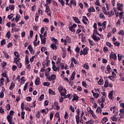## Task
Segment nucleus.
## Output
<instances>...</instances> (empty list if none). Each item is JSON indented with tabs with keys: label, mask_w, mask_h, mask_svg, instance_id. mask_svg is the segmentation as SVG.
<instances>
[{
	"label": "nucleus",
	"mask_w": 124,
	"mask_h": 124,
	"mask_svg": "<svg viewBox=\"0 0 124 124\" xmlns=\"http://www.w3.org/2000/svg\"><path fill=\"white\" fill-rule=\"evenodd\" d=\"M6 35L7 36L8 38L9 39V38H10V31H8Z\"/></svg>",
	"instance_id": "obj_58"
},
{
	"label": "nucleus",
	"mask_w": 124,
	"mask_h": 124,
	"mask_svg": "<svg viewBox=\"0 0 124 124\" xmlns=\"http://www.w3.org/2000/svg\"><path fill=\"white\" fill-rule=\"evenodd\" d=\"M25 107V104L24 103H22L21 105V108L22 109V111H24V108Z\"/></svg>",
	"instance_id": "obj_51"
},
{
	"label": "nucleus",
	"mask_w": 124,
	"mask_h": 124,
	"mask_svg": "<svg viewBox=\"0 0 124 124\" xmlns=\"http://www.w3.org/2000/svg\"><path fill=\"white\" fill-rule=\"evenodd\" d=\"M101 111H102V109H101V108L100 107H98L97 109L96 110V113H99V112H101Z\"/></svg>",
	"instance_id": "obj_32"
},
{
	"label": "nucleus",
	"mask_w": 124,
	"mask_h": 124,
	"mask_svg": "<svg viewBox=\"0 0 124 124\" xmlns=\"http://www.w3.org/2000/svg\"><path fill=\"white\" fill-rule=\"evenodd\" d=\"M0 113H1L2 114H3L4 113V110L3 109H2V108L1 107H0Z\"/></svg>",
	"instance_id": "obj_57"
},
{
	"label": "nucleus",
	"mask_w": 124,
	"mask_h": 124,
	"mask_svg": "<svg viewBox=\"0 0 124 124\" xmlns=\"http://www.w3.org/2000/svg\"><path fill=\"white\" fill-rule=\"evenodd\" d=\"M45 6L46 7V12L47 13V15H49L51 17V11L49 6L47 4H46Z\"/></svg>",
	"instance_id": "obj_1"
},
{
	"label": "nucleus",
	"mask_w": 124,
	"mask_h": 124,
	"mask_svg": "<svg viewBox=\"0 0 124 124\" xmlns=\"http://www.w3.org/2000/svg\"><path fill=\"white\" fill-rule=\"evenodd\" d=\"M32 35H33V31H30V37H32Z\"/></svg>",
	"instance_id": "obj_63"
},
{
	"label": "nucleus",
	"mask_w": 124,
	"mask_h": 124,
	"mask_svg": "<svg viewBox=\"0 0 124 124\" xmlns=\"http://www.w3.org/2000/svg\"><path fill=\"white\" fill-rule=\"evenodd\" d=\"M84 67L86 68V69H89V68H90V67L89 66V63H86L84 64Z\"/></svg>",
	"instance_id": "obj_36"
},
{
	"label": "nucleus",
	"mask_w": 124,
	"mask_h": 124,
	"mask_svg": "<svg viewBox=\"0 0 124 124\" xmlns=\"http://www.w3.org/2000/svg\"><path fill=\"white\" fill-rule=\"evenodd\" d=\"M52 69H53L54 71H57V67L55 65L52 66Z\"/></svg>",
	"instance_id": "obj_64"
},
{
	"label": "nucleus",
	"mask_w": 124,
	"mask_h": 124,
	"mask_svg": "<svg viewBox=\"0 0 124 124\" xmlns=\"http://www.w3.org/2000/svg\"><path fill=\"white\" fill-rule=\"evenodd\" d=\"M82 85L83 87H85V88H87V86H88L85 81L82 82Z\"/></svg>",
	"instance_id": "obj_42"
},
{
	"label": "nucleus",
	"mask_w": 124,
	"mask_h": 124,
	"mask_svg": "<svg viewBox=\"0 0 124 124\" xmlns=\"http://www.w3.org/2000/svg\"><path fill=\"white\" fill-rule=\"evenodd\" d=\"M4 90L3 89L2 90V92L0 93V98H3V96H4V94H3V92Z\"/></svg>",
	"instance_id": "obj_21"
},
{
	"label": "nucleus",
	"mask_w": 124,
	"mask_h": 124,
	"mask_svg": "<svg viewBox=\"0 0 124 124\" xmlns=\"http://www.w3.org/2000/svg\"><path fill=\"white\" fill-rule=\"evenodd\" d=\"M114 11L115 13V15H116V17H118L119 16V12H118V11H117L116 10H114Z\"/></svg>",
	"instance_id": "obj_60"
},
{
	"label": "nucleus",
	"mask_w": 124,
	"mask_h": 124,
	"mask_svg": "<svg viewBox=\"0 0 124 124\" xmlns=\"http://www.w3.org/2000/svg\"><path fill=\"white\" fill-rule=\"evenodd\" d=\"M117 10H119L120 11H122L123 9L122 8V6H123V4L119 3V2H117Z\"/></svg>",
	"instance_id": "obj_6"
},
{
	"label": "nucleus",
	"mask_w": 124,
	"mask_h": 124,
	"mask_svg": "<svg viewBox=\"0 0 124 124\" xmlns=\"http://www.w3.org/2000/svg\"><path fill=\"white\" fill-rule=\"evenodd\" d=\"M95 4L97 6H100V4H99V0H96V2H95Z\"/></svg>",
	"instance_id": "obj_46"
},
{
	"label": "nucleus",
	"mask_w": 124,
	"mask_h": 124,
	"mask_svg": "<svg viewBox=\"0 0 124 124\" xmlns=\"http://www.w3.org/2000/svg\"><path fill=\"white\" fill-rule=\"evenodd\" d=\"M111 120L113 122H117L118 118L116 117V115H113L111 117Z\"/></svg>",
	"instance_id": "obj_15"
},
{
	"label": "nucleus",
	"mask_w": 124,
	"mask_h": 124,
	"mask_svg": "<svg viewBox=\"0 0 124 124\" xmlns=\"http://www.w3.org/2000/svg\"><path fill=\"white\" fill-rule=\"evenodd\" d=\"M14 55L16 57H17V58H20V55H19V53H18V52L15 51L14 52Z\"/></svg>",
	"instance_id": "obj_31"
},
{
	"label": "nucleus",
	"mask_w": 124,
	"mask_h": 124,
	"mask_svg": "<svg viewBox=\"0 0 124 124\" xmlns=\"http://www.w3.org/2000/svg\"><path fill=\"white\" fill-rule=\"evenodd\" d=\"M16 59H18V60H15L14 61V62H15V63H16V64H19V62H20V58L18 57Z\"/></svg>",
	"instance_id": "obj_28"
},
{
	"label": "nucleus",
	"mask_w": 124,
	"mask_h": 124,
	"mask_svg": "<svg viewBox=\"0 0 124 124\" xmlns=\"http://www.w3.org/2000/svg\"><path fill=\"white\" fill-rule=\"evenodd\" d=\"M88 12H95V9L93 7H91L88 9Z\"/></svg>",
	"instance_id": "obj_12"
},
{
	"label": "nucleus",
	"mask_w": 124,
	"mask_h": 124,
	"mask_svg": "<svg viewBox=\"0 0 124 124\" xmlns=\"http://www.w3.org/2000/svg\"><path fill=\"white\" fill-rule=\"evenodd\" d=\"M64 119H68V114L67 113V111H65V112Z\"/></svg>",
	"instance_id": "obj_49"
},
{
	"label": "nucleus",
	"mask_w": 124,
	"mask_h": 124,
	"mask_svg": "<svg viewBox=\"0 0 124 124\" xmlns=\"http://www.w3.org/2000/svg\"><path fill=\"white\" fill-rule=\"evenodd\" d=\"M92 38L93 39V40H94V41H96V42H97L100 40V38H99V37H96V35H95V33H93Z\"/></svg>",
	"instance_id": "obj_4"
},
{
	"label": "nucleus",
	"mask_w": 124,
	"mask_h": 124,
	"mask_svg": "<svg viewBox=\"0 0 124 124\" xmlns=\"http://www.w3.org/2000/svg\"><path fill=\"white\" fill-rule=\"evenodd\" d=\"M108 86H109V82L108 80H106L104 84L105 88H108Z\"/></svg>",
	"instance_id": "obj_22"
},
{
	"label": "nucleus",
	"mask_w": 124,
	"mask_h": 124,
	"mask_svg": "<svg viewBox=\"0 0 124 124\" xmlns=\"http://www.w3.org/2000/svg\"><path fill=\"white\" fill-rule=\"evenodd\" d=\"M44 98V94H43L39 98L38 100L39 101H41L42 100H43Z\"/></svg>",
	"instance_id": "obj_26"
},
{
	"label": "nucleus",
	"mask_w": 124,
	"mask_h": 124,
	"mask_svg": "<svg viewBox=\"0 0 124 124\" xmlns=\"http://www.w3.org/2000/svg\"><path fill=\"white\" fill-rule=\"evenodd\" d=\"M49 81H52V80H56V75H52L49 78Z\"/></svg>",
	"instance_id": "obj_14"
},
{
	"label": "nucleus",
	"mask_w": 124,
	"mask_h": 124,
	"mask_svg": "<svg viewBox=\"0 0 124 124\" xmlns=\"http://www.w3.org/2000/svg\"><path fill=\"white\" fill-rule=\"evenodd\" d=\"M3 82H4V78H1L0 79V84H1L2 86H3Z\"/></svg>",
	"instance_id": "obj_43"
},
{
	"label": "nucleus",
	"mask_w": 124,
	"mask_h": 124,
	"mask_svg": "<svg viewBox=\"0 0 124 124\" xmlns=\"http://www.w3.org/2000/svg\"><path fill=\"white\" fill-rule=\"evenodd\" d=\"M98 84L100 85H103V79L102 78L100 79L98 82Z\"/></svg>",
	"instance_id": "obj_23"
},
{
	"label": "nucleus",
	"mask_w": 124,
	"mask_h": 124,
	"mask_svg": "<svg viewBox=\"0 0 124 124\" xmlns=\"http://www.w3.org/2000/svg\"><path fill=\"white\" fill-rule=\"evenodd\" d=\"M113 93H114L113 91H111L109 93H108V98L109 99H112L113 98Z\"/></svg>",
	"instance_id": "obj_13"
},
{
	"label": "nucleus",
	"mask_w": 124,
	"mask_h": 124,
	"mask_svg": "<svg viewBox=\"0 0 124 124\" xmlns=\"http://www.w3.org/2000/svg\"><path fill=\"white\" fill-rule=\"evenodd\" d=\"M13 16H14V15L13 14H11L10 15H8V19L11 20V19H12V18H13Z\"/></svg>",
	"instance_id": "obj_39"
},
{
	"label": "nucleus",
	"mask_w": 124,
	"mask_h": 124,
	"mask_svg": "<svg viewBox=\"0 0 124 124\" xmlns=\"http://www.w3.org/2000/svg\"><path fill=\"white\" fill-rule=\"evenodd\" d=\"M3 53L4 54V57L6 59H9V58H10V56H9L8 54L5 53L4 51H3Z\"/></svg>",
	"instance_id": "obj_24"
},
{
	"label": "nucleus",
	"mask_w": 124,
	"mask_h": 124,
	"mask_svg": "<svg viewBox=\"0 0 124 124\" xmlns=\"http://www.w3.org/2000/svg\"><path fill=\"white\" fill-rule=\"evenodd\" d=\"M118 34H120L121 35H124V31L123 30H121L118 32Z\"/></svg>",
	"instance_id": "obj_34"
},
{
	"label": "nucleus",
	"mask_w": 124,
	"mask_h": 124,
	"mask_svg": "<svg viewBox=\"0 0 124 124\" xmlns=\"http://www.w3.org/2000/svg\"><path fill=\"white\" fill-rule=\"evenodd\" d=\"M14 88V84L13 82H12L11 84V86H10L9 90H11Z\"/></svg>",
	"instance_id": "obj_35"
},
{
	"label": "nucleus",
	"mask_w": 124,
	"mask_h": 124,
	"mask_svg": "<svg viewBox=\"0 0 124 124\" xmlns=\"http://www.w3.org/2000/svg\"><path fill=\"white\" fill-rule=\"evenodd\" d=\"M89 50V48L88 47H86L83 49V55L85 56V55H87L88 50Z\"/></svg>",
	"instance_id": "obj_9"
},
{
	"label": "nucleus",
	"mask_w": 124,
	"mask_h": 124,
	"mask_svg": "<svg viewBox=\"0 0 124 124\" xmlns=\"http://www.w3.org/2000/svg\"><path fill=\"white\" fill-rule=\"evenodd\" d=\"M118 61H121V60H122V55L121 54H118Z\"/></svg>",
	"instance_id": "obj_62"
},
{
	"label": "nucleus",
	"mask_w": 124,
	"mask_h": 124,
	"mask_svg": "<svg viewBox=\"0 0 124 124\" xmlns=\"http://www.w3.org/2000/svg\"><path fill=\"white\" fill-rule=\"evenodd\" d=\"M20 17V15H17L15 18V21L16 22H18L19 21V17Z\"/></svg>",
	"instance_id": "obj_48"
},
{
	"label": "nucleus",
	"mask_w": 124,
	"mask_h": 124,
	"mask_svg": "<svg viewBox=\"0 0 124 124\" xmlns=\"http://www.w3.org/2000/svg\"><path fill=\"white\" fill-rule=\"evenodd\" d=\"M44 85L47 86V87H49V86H50V82H44Z\"/></svg>",
	"instance_id": "obj_53"
},
{
	"label": "nucleus",
	"mask_w": 124,
	"mask_h": 124,
	"mask_svg": "<svg viewBox=\"0 0 124 124\" xmlns=\"http://www.w3.org/2000/svg\"><path fill=\"white\" fill-rule=\"evenodd\" d=\"M102 9L105 15H108V14L106 12V8H105V7H103Z\"/></svg>",
	"instance_id": "obj_19"
},
{
	"label": "nucleus",
	"mask_w": 124,
	"mask_h": 124,
	"mask_svg": "<svg viewBox=\"0 0 124 124\" xmlns=\"http://www.w3.org/2000/svg\"><path fill=\"white\" fill-rule=\"evenodd\" d=\"M40 83V78H39L38 77L35 81V84L36 86H38Z\"/></svg>",
	"instance_id": "obj_10"
},
{
	"label": "nucleus",
	"mask_w": 124,
	"mask_h": 124,
	"mask_svg": "<svg viewBox=\"0 0 124 124\" xmlns=\"http://www.w3.org/2000/svg\"><path fill=\"white\" fill-rule=\"evenodd\" d=\"M7 119L8 120V123L10 124H15V123H13V119L12 118V116H11L10 115H8L7 116Z\"/></svg>",
	"instance_id": "obj_3"
},
{
	"label": "nucleus",
	"mask_w": 124,
	"mask_h": 124,
	"mask_svg": "<svg viewBox=\"0 0 124 124\" xmlns=\"http://www.w3.org/2000/svg\"><path fill=\"white\" fill-rule=\"evenodd\" d=\"M48 92H49V94H53V95L56 94V93H55V92L53 91V90H52V89H49Z\"/></svg>",
	"instance_id": "obj_20"
},
{
	"label": "nucleus",
	"mask_w": 124,
	"mask_h": 124,
	"mask_svg": "<svg viewBox=\"0 0 124 124\" xmlns=\"http://www.w3.org/2000/svg\"><path fill=\"white\" fill-rule=\"evenodd\" d=\"M76 119L77 124H79L80 123V119L79 118V115H77L76 116Z\"/></svg>",
	"instance_id": "obj_17"
},
{
	"label": "nucleus",
	"mask_w": 124,
	"mask_h": 124,
	"mask_svg": "<svg viewBox=\"0 0 124 124\" xmlns=\"http://www.w3.org/2000/svg\"><path fill=\"white\" fill-rule=\"evenodd\" d=\"M40 37L41 40L42 44H44V45H45V44H46V38L42 36V34H40Z\"/></svg>",
	"instance_id": "obj_2"
},
{
	"label": "nucleus",
	"mask_w": 124,
	"mask_h": 124,
	"mask_svg": "<svg viewBox=\"0 0 124 124\" xmlns=\"http://www.w3.org/2000/svg\"><path fill=\"white\" fill-rule=\"evenodd\" d=\"M106 46H108L110 48H113V45H112V44H111L109 42H107Z\"/></svg>",
	"instance_id": "obj_25"
},
{
	"label": "nucleus",
	"mask_w": 124,
	"mask_h": 124,
	"mask_svg": "<svg viewBox=\"0 0 124 124\" xmlns=\"http://www.w3.org/2000/svg\"><path fill=\"white\" fill-rule=\"evenodd\" d=\"M28 49H29L31 54L34 53V50H33V48H32L31 45H29L28 47Z\"/></svg>",
	"instance_id": "obj_8"
},
{
	"label": "nucleus",
	"mask_w": 124,
	"mask_h": 124,
	"mask_svg": "<svg viewBox=\"0 0 124 124\" xmlns=\"http://www.w3.org/2000/svg\"><path fill=\"white\" fill-rule=\"evenodd\" d=\"M77 90L79 92H81L82 91V90H83V89H82V87L81 86H78Z\"/></svg>",
	"instance_id": "obj_59"
},
{
	"label": "nucleus",
	"mask_w": 124,
	"mask_h": 124,
	"mask_svg": "<svg viewBox=\"0 0 124 124\" xmlns=\"http://www.w3.org/2000/svg\"><path fill=\"white\" fill-rule=\"evenodd\" d=\"M71 4H73V5H76V2L74 0H71Z\"/></svg>",
	"instance_id": "obj_52"
},
{
	"label": "nucleus",
	"mask_w": 124,
	"mask_h": 124,
	"mask_svg": "<svg viewBox=\"0 0 124 124\" xmlns=\"http://www.w3.org/2000/svg\"><path fill=\"white\" fill-rule=\"evenodd\" d=\"M30 63V60H29V58H26L25 59V64H29Z\"/></svg>",
	"instance_id": "obj_45"
},
{
	"label": "nucleus",
	"mask_w": 124,
	"mask_h": 124,
	"mask_svg": "<svg viewBox=\"0 0 124 124\" xmlns=\"http://www.w3.org/2000/svg\"><path fill=\"white\" fill-rule=\"evenodd\" d=\"M93 96H94V98H97L99 96V94L98 93H95L93 94Z\"/></svg>",
	"instance_id": "obj_40"
},
{
	"label": "nucleus",
	"mask_w": 124,
	"mask_h": 124,
	"mask_svg": "<svg viewBox=\"0 0 124 124\" xmlns=\"http://www.w3.org/2000/svg\"><path fill=\"white\" fill-rule=\"evenodd\" d=\"M27 89H28V82H27L24 87V88H23V91H26L27 90Z\"/></svg>",
	"instance_id": "obj_41"
},
{
	"label": "nucleus",
	"mask_w": 124,
	"mask_h": 124,
	"mask_svg": "<svg viewBox=\"0 0 124 124\" xmlns=\"http://www.w3.org/2000/svg\"><path fill=\"white\" fill-rule=\"evenodd\" d=\"M73 18L74 19V21L77 23V24H80L81 22L77 17H73Z\"/></svg>",
	"instance_id": "obj_11"
},
{
	"label": "nucleus",
	"mask_w": 124,
	"mask_h": 124,
	"mask_svg": "<svg viewBox=\"0 0 124 124\" xmlns=\"http://www.w3.org/2000/svg\"><path fill=\"white\" fill-rule=\"evenodd\" d=\"M66 40L67 42H69V43H70L71 42V39H70V38L68 36H67L66 37Z\"/></svg>",
	"instance_id": "obj_30"
},
{
	"label": "nucleus",
	"mask_w": 124,
	"mask_h": 124,
	"mask_svg": "<svg viewBox=\"0 0 124 124\" xmlns=\"http://www.w3.org/2000/svg\"><path fill=\"white\" fill-rule=\"evenodd\" d=\"M113 44H114L115 46H120V43L117 42H114Z\"/></svg>",
	"instance_id": "obj_55"
},
{
	"label": "nucleus",
	"mask_w": 124,
	"mask_h": 124,
	"mask_svg": "<svg viewBox=\"0 0 124 124\" xmlns=\"http://www.w3.org/2000/svg\"><path fill=\"white\" fill-rule=\"evenodd\" d=\"M110 59H112L116 61L117 60V55L116 54L113 52H111L110 53V55H109Z\"/></svg>",
	"instance_id": "obj_5"
},
{
	"label": "nucleus",
	"mask_w": 124,
	"mask_h": 124,
	"mask_svg": "<svg viewBox=\"0 0 124 124\" xmlns=\"http://www.w3.org/2000/svg\"><path fill=\"white\" fill-rule=\"evenodd\" d=\"M59 2H60V3H61L62 5V6H64V1H63V0H58Z\"/></svg>",
	"instance_id": "obj_37"
},
{
	"label": "nucleus",
	"mask_w": 124,
	"mask_h": 124,
	"mask_svg": "<svg viewBox=\"0 0 124 124\" xmlns=\"http://www.w3.org/2000/svg\"><path fill=\"white\" fill-rule=\"evenodd\" d=\"M53 42V43H54V44H57L58 43V40H57L56 39H55V38H53L52 39Z\"/></svg>",
	"instance_id": "obj_50"
},
{
	"label": "nucleus",
	"mask_w": 124,
	"mask_h": 124,
	"mask_svg": "<svg viewBox=\"0 0 124 124\" xmlns=\"http://www.w3.org/2000/svg\"><path fill=\"white\" fill-rule=\"evenodd\" d=\"M69 29L71 31H72V32H75V30L73 29V27L70 26L69 27Z\"/></svg>",
	"instance_id": "obj_29"
},
{
	"label": "nucleus",
	"mask_w": 124,
	"mask_h": 124,
	"mask_svg": "<svg viewBox=\"0 0 124 124\" xmlns=\"http://www.w3.org/2000/svg\"><path fill=\"white\" fill-rule=\"evenodd\" d=\"M58 90H59V92H60V93H61V92H62V90H63V87L60 86L58 88Z\"/></svg>",
	"instance_id": "obj_38"
},
{
	"label": "nucleus",
	"mask_w": 124,
	"mask_h": 124,
	"mask_svg": "<svg viewBox=\"0 0 124 124\" xmlns=\"http://www.w3.org/2000/svg\"><path fill=\"white\" fill-rule=\"evenodd\" d=\"M6 109H7V110H8V111H9V110H10V104H8L7 105Z\"/></svg>",
	"instance_id": "obj_61"
},
{
	"label": "nucleus",
	"mask_w": 124,
	"mask_h": 124,
	"mask_svg": "<svg viewBox=\"0 0 124 124\" xmlns=\"http://www.w3.org/2000/svg\"><path fill=\"white\" fill-rule=\"evenodd\" d=\"M9 8L11 9V10H14V5H9Z\"/></svg>",
	"instance_id": "obj_44"
},
{
	"label": "nucleus",
	"mask_w": 124,
	"mask_h": 124,
	"mask_svg": "<svg viewBox=\"0 0 124 124\" xmlns=\"http://www.w3.org/2000/svg\"><path fill=\"white\" fill-rule=\"evenodd\" d=\"M76 74V73L75 72H73L72 74V75L70 78V81H73L75 78V75Z\"/></svg>",
	"instance_id": "obj_7"
},
{
	"label": "nucleus",
	"mask_w": 124,
	"mask_h": 124,
	"mask_svg": "<svg viewBox=\"0 0 124 124\" xmlns=\"http://www.w3.org/2000/svg\"><path fill=\"white\" fill-rule=\"evenodd\" d=\"M5 43H6V41H5V39L2 40V41H1V46H2V45H4V44H5Z\"/></svg>",
	"instance_id": "obj_33"
},
{
	"label": "nucleus",
	"mask_w": 124,
	"mask_h": 124,
	"mask_svg": "<svg viewBox=\"0 0 124 124\" xmlns=\"http://www.w3.org/2000/svg\"><path fill=\"white\" fill-rule=\"evenodd\" d=\"M108 78L109 79H110V80H111V81H114V77L112 76H108Z\"/></svg>",
	"instance_id": "obj_54"
},
{
	"label": "nucleus",
	"mask_w": 124,
	"mask_h": 124,
	"mask_svg": "<svg viewBox=\"0 0 124 124\" xmlns=\"http://www.w3.org/2000/svg\"><path fill=\"white\" fill-rule=\"evenodd\" d=\"M51 47L52 48V49H53V50H56V49H57V46H56L55 44H52L51 45Z\"/></svg>",
	"instance_id": "obj_27"
},
{
	"label": "nucleus",
	"mask_w": 124,
	"mask_h": 124,
	"mask_svg": "<svg viewBox=\"0 0 124 124\" xmlns=\"http://www.w3.org/2000/svg\"><path fill=\"white\" fill-rule=\"evenodd\" d=\"M108 121V119L107 117H104L103 119L102 120V124H105L106 122Z\"/></svg>",
	"instance_id": "obj_18"
},
{
	"label": "nucleus",
	"mask_w": 124,
	"mask_h": 124,
	"mask_svg": "<svg viewBox=\"0 0 124 124\" xmlns=\"http://www.w3.org/2000/svg\"><path fill=\"white\" fill-rule=\"evenodd\" d=\"M17 69V66L16 65H13L12 71H15Z\"/></svg>",
	"instance_id": "obj_47"
},
{
	"label": "nucleus",
	"mask_w": 124,
	"mask_h": 124,
	"mask_svg": "<svg viewBox=\"0 0 124 124\" xmlns=\"http://www.w3.org/2000/svg\"><path fill=\"white\" fill-rule=\"evenodd\" d=\"M75 51L77 52V53H79L80 52V48L79 47H77L75 49Z\"/></svg>",
	"instance_id": "obj_56"
},
{
	"label": "nucleus",
	"mask_w": 124,
	"mask_h": 124,
	"mask_svg": "<svg viewBox=\"0 0 124 124\" xmlns=\"http://www.w3.org/2000/svg\"><path fill=\"white\" fill-rule=\"evenodd\" d=\"M78 98H79V97L78 96L76 95V94H74V97L72 99V101H74V100H76L77 101H78Z\"/></svg>",
	"instance_id": "obj_16"
}]
</instances>
